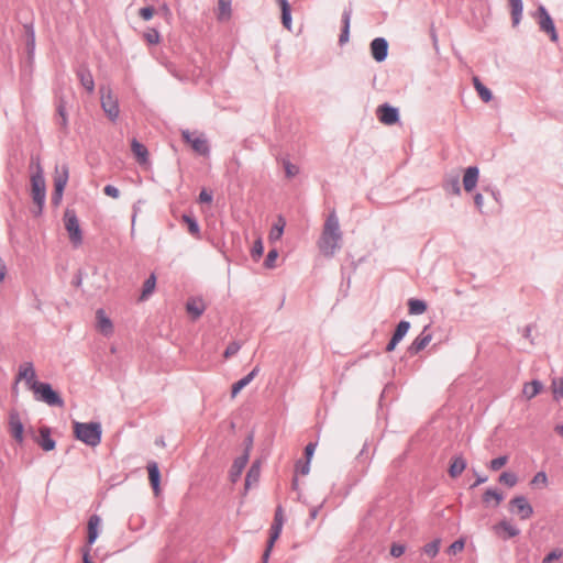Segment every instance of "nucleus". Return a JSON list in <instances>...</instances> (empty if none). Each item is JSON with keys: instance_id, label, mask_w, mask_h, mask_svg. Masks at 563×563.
Masks as SVG:
<instances>
[{"instance_id": "ea45409f", "label": "nucleus", "mask_w": 563, "mask_h": 563, "mask_svg": "<svg viewBox=\"0 0 563 563\" xmlns=\"http://www.w3.org/2000/svg\"><path fill=\"white\" fill-rule=\"evenodd\" d=\"M183 221L187 224L188 231L192 235H195V236L199 235V225H198V223L196 222L195 219H192L191 217H189L187 214H184L183 216Z\"/></svg>"}, {"instance_id": "4d7b16f0", "label": "nucleus", "mask_w": 563, "mask_h": 563, "mask_svg": "<svg viewBox=\"0 0 563 563\" xmlns=\"http://www.w3.org/2000/svg\"><path fill=\"white\" fill-rule=\"evenodd\" d=\"M547 482H548V477H547L545 473L539 472L532 478L531 484H533V485H537V484L545 485Z\"/></svg>"}, {"instance_id": "f704fd0d", "label": "nucleus", "mask_w": 563, "mask_h": 563, "mask_svg": "<svg viewBox=\"0 0 563 563\" xmlns=\"http://www.w3.org/2000/svg\"><path fill=\"white\" fill-rule=\"evenodd\" d=\"M408 308L411 314H421L427 310V305L419 299H409Z\"/></svg>"}, {"instance_id": "9b49d317", "label": "nucleus", "mask_w": 563, "mask_h": 563, "mask_svg": "<svg viewBox=\"0 0 563 563\" xmlns=\"http://www.w3.org/2000/svg\"><path fill=\"white\" fill-rule=\"evenodd\" d=\"M20 380H24L30 390H33L40 383L36 380V373L32 363L25 362L19 366L16 383Z\"/></svg>"}, {"instance_id": "423d86ee", "label": "nucleus", "mask_w": 563, "mask_h": 563, "mask_svg": "<svg viewBox=\"0 0 563 563\" xmlns=\"http://www.w3.org/2000/svg\"><path fill=\"white\" fill-rule=\"evenodd\" d=\"M69 178V169L66 164L60 166H56L54 173V194L52 196V201L55 205H59L64 189L68 183Z\"/></svg>"}, {"instance_id": "f03ea898", "label": "nucleus", "mask_w": 563, "mask_h": 563, "mask_svg": "<svg viewBox=\"0 0 563 563\" xmlns=\"http://www.w3.org/2000/svg\"><path fill=\"white\" fill-rule=\"evenodd\" d=\"M74 432L77 439L90 446H96L101 441V427L99 423H80L74 424Z\"/></svg>"}, {"instance_id": "72a5a7b5", "label": "nucleus", "mask_w": 563, "mask_h": 563, "mask_svg": "<svg viewBox=\"0 0 563 563\" xmlns=\"http://www.w3.org/2000/svg\"><path fill=\"white\" fill-rule=\"evenodd\" d=\"M473 82H474V87L476 89V91L478 92L481 99L484 101V102H488L492 100L493 98V95L490 92V90L488 88H486L477 77H474L473 78Z\"/></svg>"}, {"instance_id": "052dcab7", "label": "nucleus", "mask_w": 563, "mask_h": 563, "mask_svg": "<svg viewBox=\"0 0 563 563\" xmlns=\"http://www.w3.org/2000/svg\"><path fill=\"white\" fill-rule=\"evenodd\" d=\"M309 464L307 461L306 463L301 464L300 462L297 463V471L302 474V475H307L310 471V467H309Z\"/></svg>"}, {"instance_id": "49530a36", "label": "nucleus", "mask_w": 563, "mask_h": 563, "mask_svg": "<svg viewBox=\"0 0 563 563\" xmlns=\"http://www.w3.org/2000/svg\"><path fill=\"white\" fill-rule=\"evenodd\" d=\"M283 165H284L285 174L288 178H292L296 175H298L299 168L297 165H294L288 161H284Z\"/></svg>"}, {"instance_id": "603ef678", "label": "nucleus", "mask_w": 563, "mask_h": 563, "mask_svg": "<svg viewBox=\"0 0 563 563\" xmlns=\"http://www.w3.org/2000/svg\"><path fill=\"white\" fill-rule=\"evenodd\" d=\"M464 545H465L464 541L462 539H460V540H456L455 542H453L449 547L448 551H449L450 554L455 555V554H457V553L463 551Z\"/></svg>"}, {"instance_id": "7c9ffc66", "label": "nucleus", "mask_w": 563, "mask_h": 563, "mask_svg": "<svg viewBox=\"0 0 563 563\" xmlns=\"http://www.w3.org/2000/svg\"><path fill=\"white\" fill-rule=\"evenodd\" d=\"M260 474H261L260 463L255 462L247 472V475L245 478V487L250 488L252 485L256 484L258 482Z\"/></svg>"}, {"instance_id": "a878e982", "label": "nucleus", "mask_w": 563, "mask_h": 563, "mask_svg": "<svg viewBox=\"0 0 563 563\" xmlns=\"http://www.w3.org/2000/svg\"><path fill=\"white\" fill-rule=\"evenodd\" d=\"M257 373H258V367H255L245 377H243L242 379L234 383L232 385V390H231L232 398H235L238 396V394L254 379V377L256 376Z\"/></svg>"}, {"instance_id": "a211bd4d", "label": "nucleus", "mask_w": 563, "mask_h": 563, "mask_svg": "<svg viewBox=\"0 0 563 563\" xmlns=\"http://www.w3.org/2000/svg\"><path fill=\"white\" fill-rule=\"evenodd\" d=\"M387 49L388 44L382 37H377L371 43L372 55L377 62H383L386 58Z\"/></svg>"}, {"instance_id": "680f3d73", "label": "nucleus", "mask_w": 563, "mask_h": 563, "mask_svg": "<svg viewBox=\"0 0 563 563\" xmlns=\"http://www.w3.org/2000/svg\"><path fill=\"white\" fill-rule=\"evenodd\" d=\"M199 201L210 203L212 201V196L206 190H202L199 195Z\"/></svg>"}, {"instance_id": "0eeeda50", "label": "nucleus", "mask_w": 563, "mask_h": 563, "mask_svg": "<svg viewBox=\"0 0 563 563\" xmlns=\"http://www.w3.org/2000/svg\"><path fill=\"white\" fill-rule=\"evenodd\" d=\"M284 526V511L280 506L276 508L275 516H274V522L269 530V539L267 542V548L263 554V562L266 563L269 556V553L277 541V539L280 536L282 529Z\"/></svg>"}, {"instance_id": "69168bd1", "label": "nucleus", "mask_w": 563, "mask_h": 563, "mask_svg": "<svg viewBox=\"0 0 563 563\" xmlns=\"http://www.w3.org/2000/svg\"><path fill=\"white\" fill-rule=\"evenodd\" d=\"M474 202L476 205V207L482 210L483 208V196L481 194H477L475 197H474Z\"/></svg>"}, {"instance_id": "7ed1b4c3", "label": "nucleus", "mask_w": 563, "mask_h": 563, "mask_svg": "<svg viewBox=\"0 0 563 563\" xmlns=\"http://www.w3.org/2000/svg\"><path fill=\"white\" fill-rule=\"evenodd\" d=\"M31 195L41 211L46 197V184L38 162L36 163V170L31 175Z\"/></svg>"}, {"instance_id": "2eb2a0df", "label": "nucleus", "mask_w": 563, "mask_h": 563, "mask_svg": "<svg viewBox=\"0 0 563 563\" xmlns=\"http://www.w3.org/2000/svg\"><path fill=\"white\" fill-rule=\"evenodd\" d=\"M96 327L97 330L103 335H111L113 333V323L106 314L103 309H99L96 312Z\"/></svg>"}, {"instance_id": "f257e3e1", "label": "nucleus", "mask_w": 563, "mask_h": 563, "mask_svg": "<svg viewBox=\"0 0 563 563\" xmlns=\"http://www.w3.org/2000/svg\"><path fill=\"white\" fill-rule=\"evenodd\" d=\"M341 240L342 233L339 219L333 210L325 219L321 236L318 241V247L324 256H333L336 250L340 249Z\"/></svg>"}, {"instance_id": "6e6d98bb", "label": "nucleus", "mask_w": 563, "mask_h": 563, "mask_svg": "<svg viewBox=\"0 0 563 563\" xmlns=\"http://www.w3.org/2000/svg\"><path fill=\"white\" fill-rule=\"evenodd\" d=\"M104 194L111 198H118L120 196V191L117 187L112 185H107L103 189Z\"/></svg>"}, {"instance_id": "c9c22d12", "label": "nucleus", "mask_w": 563, "mask_h": 563, "mask_svg": "<svg viewBox=\"0 0 563 563\" xmlns=\"http://www.w3.org/2000/svg\"><path fill=\"white\" fill-rule=\"evenodd\" d=\"M156 286V277L152 274L143 285V291L141 299H146L155 289Z\"/></svg>"}, {"instance_id": "864d4df0", "label": "nucleus", "mask_w": 563, "mask_h": 563, "mask_svg": "<svg viewBox=\"0 0 563 563\" xmlns=\"http://www.w3.org/2000/svg\"><path fill=\"white\" fill-rule=\"evenodd\" d=\"M284 222L280 225H275L269 232L271 240H279L284 231Z\"/></svg>"}, {"instance_id": "c756f323", "label": "nucleus", "mask_w": 563, "mask_h": 563, "mask_svg": "<svg viewBox=\"0 0 563 563\" xmlns=\"http://www.w3.org/2000/svg\"><path fill=\"white\" fill-rule=\"evenodd\" d=\"M509 5L511 10V18L514 26H517L520 23L523 5L521 0H509Z\"/></svg>"}, {"instance_id": "e2e57ef3", "label": "nucleus", "mask_w": 563, "mask_h": 563, "mask_svg": "<svg viewBox=\"0 0 563 563\" xmlns=\"http://www.w3.org/2000/svg\"><path fill=\"white\" fill-rule=\"evenodd\" d=\"M7 272V265L4 261L0 257V284L4 280Z\"/></svg>"}, {"instance_id": "cd10ccee", "label": "nucleus", "mask_w": 563, "mask_h": 563, "mask_svg": "<svg viewBox=\"0 0 563 563\" xmlns=\"http://www.w3.org/2000/svg\"><path fill=\"white\" fill-rule=\"evenodd\" d=\"M231 14V0H218L217 19L219 21H229Z\"/></svg>"}, {"instance_id": "5fc2aeb1", "label": "nucleus", "mask_w": 563, "mask_h": 563, "mask_svg": "<svg viewBox=\"0 0 563 563\" xmlns=\"http://www.w3.org/2000/svg\"><path fill=\"white\" fill-rule=\"evenodd\" d=\"M154 12L155 11L152 7H146V8H142L140 10L139 14L143 20L148 21L153 18Z\"/></svg>"}, {"instance_id": "2f4dec72", "label": "nucleus", "mask_w": 563, "mask_h": 563, "mask_svg": "<svg viewBox=\"0 0 563 563\" xmlns=\"http://www.w3.org/2000/svg\"><path fill=\"white\" fill-rule=\"evenodd\" d=\"M78 77H79L80 84L85 87V89L88 92L91 93L95 89V81H93V78H92V75L90 74V71L87 69H81L78 73Z\"/></svg>"}, {"instance_id": "0e129e2a", "label": "nucleus", "mask_w": 563, "mask_h": 563, "mask_svg": "<svg viewBox=\"0 0 563 563\" xmlns=\"http://www.w3.org/2000/svg\"><path fill=\"white\" fill-rule=\"evenodd\" d=\"M399 342H400V340H396V338L393 335V338H391L390 342L388 343L386 350L388 352L393 351Z\"/></svg>"}, {"instance_id": "79ce46f5", "label": "nucleus", "mask_w": 563, "mask_h": 563, "mask_svg": "<svg viewBox=\"0 0 563 563\" xmlns=\"http://www.w3.org/2000/svg\"><path fill=\"white\" fill-rule=\"evenodd\" d=\"M410 328V323L408 321H400L396 328L394 336L396 340H402V338L407 334Z\"/></svg>"}, {"instance_id": "412c9836", "label": "nucleus", "mask_w": 563, "mask_h": 563, "mask_svg": "<svg viewBox=\"0 0 563 563\" xmlns=\"http://www.w3.org/2000/svg\"><path fill=\"white\" fill-rule=\"evenodd\" d=\"M432 340L431 333H427V328L413 340L409 346L410 353L422 351Z\"/></svg>"}, {"instance_id": "13d9d810", "label": "nucleus", "mask_w": 563, "mask_h": 563, "mask_svg": "<svg viewBox=\"0 0 563 563\" xmlns=\"http://www.w3.org/2000/svg\"><path fill=\"white\" fill-rule=\"evenodd\" d=\"M405 552V547L401 545V544H393L391 548H390V554L394 556V558H399L404 554Z\"/></svg>"}, {"instance_id": "6e6552de", "label": "nucleus", "mask_w": 563, "mask_h": 563, "mask_svg": "<svg viewBox=\"0 0 563 563\" xmlns=\"http://www.w3.org/2000/svg\"><path fill=\"white\" fill-rule=\"evenodd\" d=\"M36 399L46 402L49 406H63V400L49 384L38 383L32 390Z\"/></svg>"}, {"instance_id": "4be33fe9", "label": "nucleus", "mask_w": 563, "mask_h": 563, "mask_svg": "<svg viewBox=\"0 0 563 563\" xmlns=\"http://www.w3.org/2000/svg\"><path fill=\"white\" fill-rule=\"evenodd\" d=\"M247 462H249V455L246 453L234 460L231 471H230V476H231L232 482H236L239 479V477L241 476Z\"/></svg>"}, {"instance_id": "aec40b11", "label": "nucleus", "mask_w": 563, "mask_h": 563, "mask_svg": "<svg viewBox=\"0 0 563 563\" xmlns=\"http://www.w3.org/2000/svg\"><path fill=\"white\" fill-rule=\"evenodd\" d=\"M36 442L44 451H52L55 449V441L51 438V430L48 427L40 428V434Z\"/></svg>"}, {"instance_id": "39448f33", "label": "nucleus", "mask_w": 563, "mask_h": 563, "mask_svg": "<svg viewBox=\"0 0 563 563\" xmlns=\"http://www.w3.org/2000/svg\"><path fill=\"white\" fill-rule=\"evenodd\" d=\"M100 101L107 117L111 121L117 120L120 113L119 102L110 88H100Z\"/></svg>"}, {"instance_id": "bf43d9fd", "label": "nucleus", "mask_w": 563, "mask_h": 563, "mask_svg": "<svg viewBox=\"0 0 563 563\" xmlns=\"http://www.w3.org/2000/svg\"><path fill=\"white\" fill-rule=\"evenodd\" d=\"M314 450H316V444L314 443H309L306 449H305V455H306V459H307V462L310 463L312 456H313V453H314Z\"/></svg>"}, {"instance_id": "774afa93", "label": "nucleus", "mask_w": 563, "mask_h": 563, "mask_svg": "<svg viewBox=\"0 0 563 563\" xmlns=\"http://www.w3.org/2000/svg\"><path fill=\"white\" fill-rule=\"evenodd\" d=\"M555 431L558 434H560L561 437H563V426H556L555 427Z\"/></svg>"}, {"instance_id": "a18cd8bd", "label": "nucleus", "mask_w": 563, "mask_h": 563, "mask_svg": "<svg viewBox=\"0 0 563 563\" xmlns=\"http://www.w3.org/2000/svg\"><path fill=\"white\" fill-rule=\"evenodd\" d=\"M144 38L148 44H157L161 40V35L155 29H151L144 33Z\"/></svg>"}, {"instance_id": "a19ab883", "label": "nucleus", "mask_w": 563, "mask_h": 563, "mask_svg": "<svg viewBox=\"0 0 563 563\" xmlns=\"http://www.w3.org/2000/svg\"><path fill=\"white\" fill-rule=\"evenodd\" d=\"M280 9H282V22H283L284 26L287 30H290V27H291V16H290V5H289V3L285 4V5H280Z\"/></svg>"}, {"instance_id": "de8ad7c7", "label": "nucleus", "mask_w": 563, "mask_h": 563, "mask_svg": "<svg viewBox=\"0 0 563 563\" xmlns=\"http://www.w3.org/2000/svg\"><path fill=\"white\" fill-rule=\"evenodd\" d=\"M263 252H264V245H263L262 240L258 238L254 242V245H253V249H252V256H253V258L254 260H258L263 255Z\"/></svg>"}, {"instance_id": "bb28decb", "label": "nucleus", "mask_w": 563, "mask_h": 563, "mask_svg": "<svg viewBox=\"0 0 563 563\" xmlns=\"http://www.w3.org/2000/svg\"><path fill=\"white\" fill-rule=\"evenodd\" d=\"M543 386L539 380H532L530 383H526L522 387V396L530 400L534 398L538 394L541 393Z\"/></svg>"}, {"instance_id": "20e7f679", "label": "nucleus", "mask_w": 563, "mask_h": 563, "mask_svg": "<svg viewBox=\"0 0 563 563\" xmlns=\"http://www.w3.org/2000/svg\"><path fill=\"white\" fill-rule=\"evenodd\" d=\"M64 224L73 246L78 247L82 243V232L78 218L74 210L67 209L64 213Z\"/></svg>"}, {"instance_id": "4468645a", "label": "nucleus", "mask_w": 563, "mask_h": 563, "mask_svg": "<svg viewBox=\"0 0 563 563\" xmlns=\"http://www.w3.org/2000/svg\"><path fill=\"white\" fill-rule=\"evenodd\" d=\"M376 114L378 120L385 125H393L399 119L398 110L388 104L379 106L376 110Z\"/></svg>"}, {"instance_id": "1a4fd4ad", "label": "nucleus", "mask_w": 563, "mask_h": 563, "mask_svg": "<svg viewBox=\"0 0 563 563\" xmlns=\"http://www.w3.org/2000/svg\"><path fill=\"white\" fill-rule=\"evenodd\" d=\"M509 511L521 520H528L533 515V508L525 496H515L509 501Z\"/></svg>"}, {"instance_id": "f8f14e48", "label": "nucleus", "mask_w": 563, "mask_h": 563, "mask_svg": "<svg viewBox=\"0 0 563 563\" xmlns=\"http://www.w3.org/2000/svg\"><path fill=\"white\" fill-rule=\"evenodd\" d=\"M493 532L496 537L501 540L515 538L520 533L518 527L509 522L508 520H501L492 527Z\"/></svg>"}, {"instance_id": "338daca9", "label": "nucleus", "mask_w": 563, "mask_h": 563, "mask_svg": "<svg viewBox=\"0 0 563 563\" xmlns=\"http://www.w3.org/2000/svg\"><path fill=\"white\" fill-rule=\"evenodd\" d=\"M90 549L89 547H86L85 550H84V563H92L91 560H90Z\"/></svg>"}, {"instance_id": "3c124183", "label": "nucleus", "mask_w": 563, "mask_h": 563, "mask_svg": "<svg viewBox=\"0 0 563 563\" xmlns=\"http://www.w3.org/2000/svg\"><path fill=\"white\" fill-rule=\"evenodd\" d=\"M277 257H278L277 251L276 250H271L268 252V254H267V257H266L265 262H264L265 267L266 268L275 267V262H276Z\"/></svg>"}, {"instance_id": "473e14b6", "label": "nucleus", "mask_w": 563, "mask_h": 563, "mask_svg": "<svg viewBox=\"0 0 563 563\" xmlns=\"http://www.w3.org/2000/svg\"><path fill=\"white\" fill-rule=\"evenodd\" d=\"M503 499V495L496 489H487L483 495V503L486 505H489L493 501L494 506H498Z\"/></svg>"}, {"instance_id": "6ab92c4d", "label": "nucleus", "mask_w": 563, "mask_h": 563, "mask_svg": "<svg viewBox=\"0 0 563 563\" xmlns=\"http://www.w3.org/2000/svg\"><path fill=\"white\" fill-rule=\"evenodd\" d=\"M478 168L477 167H468L465 170L464 177H463V187L465 191L471 192L477 185L478 181Z\"/></svg>"}, {"instance_id": "09e8293b", "label": "nucleus", "mask_w": 563, "mask_h": 563, "mask_svg": "<svg viewBox=\"0 0 563 563\" xmlns=\"http://www.w3.org/2000/svg\"><path fill=\"white\" fill-rule=\"evenodd\" d=\"M562 556L563 550L554 549L543 559V563H552L553 561L560 560Z\"/></svg>"}, {"instance_id": "c85d7f7f", "label": "nucleus", "mask_w": 563, "mask_h": 563, "mask_svg": "<svg viewBox=\"0 0 563 563\" xmlns=\"http://www.w3.org/2000/svg\"><path fill=\"white\" fill-rule=\"evenodd\" d=\"M465 467L466 461L462 456H455L450 465L449 474L451 477L456 478L464 472Z\"/></svg>"}, {"instance_id": "f3484780", "label": "nucleus", "mask_w": 563, "mask_h": 563, "mask_svg": "<svg viewBox=\"0 0 563 563\" xmlns=\"http://www.w3.org/2000/svg\"><path fill=\"white\" fill-rule=\"evenodd\" d=\"M148 472V481L154 490L155 496H158L161 493V473L158 470V465L156 462H148L147 464Z\"/></svg>"}, {"instance_id": "58836bf2", "label": "nucleus", "mask_w": 563, "mask_h": 563, "mask_svg": "<svg viewBox=\"0 0 563 563\" xmlns=\"http://www.w3.org/2000/svg\"><path fill=\"white\" fill-rule=\"evenodd\" d=\"M439 548H440V541L434 540L423 547V553L426 555H428L429 558H434L439 552Z\"/></svg>"}, {"instance_id": "dca6fc26", "label": "nucleus", "mask_w": 563, "mask_h": 563, "mask_svg": "<svg viewBox=\"0 0 563 563\" xmlns=\"http://www.w3.org/2000/svg\"><path fill=\"white\" fill-rule=\"evenodd\" d=\"M9 428L12 437L19 442H23L24 428L16 412H11L9 417Z\"/></svg>"}, {"instance_id": "4c0bfd02", "label": "nucleus", "mask_w": 563, "mask_h": 563, "mask_svg": "<svg viewBox=\"0 0 563 563\" xmlns=\"http://www.w3.org/2000/svg\"><path fill=\"white\" fill-rule=\"evenodd\" d=\"M551 388H552L554 399L559 400V399L563 398V377L554 378L552 380Z\"/></svg>"}, {"instance_id": "9d476101", "label": "nucleus", "mask_w": 563, "mask_h": 563, "mask_svg": "<svg viewBox=\"0 0 563 563\" xmlns=\"http://www.w3.org/2000/svg\"><path fill=\"white\" fill-rule=\"evenodd\" d=\"M183 139L186 143L190 144L191 148L199 155H208L209 145L202 135L190 133L189 131L183 132Z\"/></svg>"}, {"instance_id": "5701e85b", "label": "nucleus", "mask_w": 563, "mask_h": 563, "mask_svg": "<svg viewBox=\"0 0 563 563\" xmlns=\"http://www.w3.org/2000/svg\"><path fill=\"white\" fill-rule=\"evenodd\" d=\"M100 522H101V520L97 515H93L89 518L88 537H87V543H88L87 547H89V548H91V545L98 538Z\"/></svg>"}, {"instance_id": "37998d69", "label": "nucleus", "mask_w": 563, "mask_h": 563, "mask_svg": "<svg viewBox=\"0 0 563 563\" xmlns=\"http://www.w3.org/2000/svg\"><path fill=\"white\" fill-rule=\"evenodd\" d=\"M508 462V456L507 455H503V456H499L497 459H494L489 462V465L488 467L496 472V471H499L500 468H503Z\"/></svg>"}, {"instance_id": "8fccbe9b", "label": "nucleus", "mask_w": 563, "mask_h": 563, "mask_svg": "<svg viewBox=\"0 0 563 563\" xmlns=\"http://www.w3.org/2000/svg\"><path fill=\"white\" fill-rule=\"evenodd\" d=\"M240 349H241L240 343H238V342H231V343L227 346V349H225V351H224V354H223L224 358H229V357H231V356L235 355V354L240 351Z\"/></svg>"}, {"instance_id": "e433bc0d", "label": "nucleus", "mask_w": 563, "mask_h": 563, "mask_svg": "<svg viewBox=\"0 0 563 563\" xmlns=\"http://www.w3.org/2000/svg\"><path fill=\"white\" fill-rule=\"evenodd\" d=\"M499 483L504 484L508 487H514L518 483V477L515 473L511 472H504L499 476Z\"/></svg>"}, {"instance_id": "ddd939ff", "label": "nucleus", "mask_w": 563, "mask_h": 563, "mask_svg": "<svg viewBox=\"0 0 563 563\" xmlns=\"http://www.w3.org/2000/svg\"><path fill=\"white\" fill-rule=\"evenodd\" d=\"M538 14L540 29L550 35L552 42H556L558 33L553 20L551 19L544 7H539Z\"/></svg>"}, {"instance_id": "c03bdc74", "label": "nucleus", "mask_w": 563, "mask_h": 563, "mask_svg": "<svg viewBox=\"0 0 563 563\" xmlns=\"http://www.w3.org/2000/svg\"><path fill=\"white\" fill-rule=\"evenodd\" d=\"M343 23H344L343 32H342V34L340 36V42L341 43H345L349 40V31H350V13L349 12H344V14H343Z\"/></svg>"}, {"instance_id": "b1692460", "label": "nucleus", "mask_w": 563, "mask_h": 563, "mask_svg": "<svg viewBox=\"0 0 563 563\" xmlns=\"http://www.w3.org/2000/svg\"><path fill=\"white\" fill-rule=\"evenodd\" d=\"M186 309L194 319H198L206 310V305L200 298H191L187 301Z\"/></svg>"}, {"instance_id": "393cba45", "label": "nucleus", "mask_w": 563, "mask_h": 563, "mask_svg": "<svg viewBox=\"0 0 563 563\" xmlns=\"http://www.w3.org/2000/svg\"><path fill=\"white\" fill-rule=\"evenodd\" d=\"M131 150L140 164H146L148 162L147 148L141 144L137 140H132Z\"/></svg>"}]
</instances>
